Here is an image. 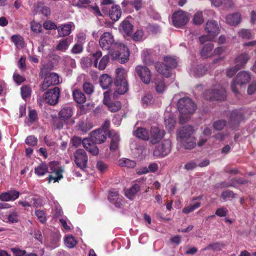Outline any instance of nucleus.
Masks as SVG:
<instances>
[{"instance_id":"obj_1","label":"nucleus","mask_w":256,"mask_h":256,"mask_svg":"<svg viewBox=\"0 0 256 256\" xmlns=\"http://www.w3.org/2000/svg\"><path fill=\"white\" fill-rule=\"evenodd\" d=\"M99 44L104 50H108L112 58L120 60V63H126L129 58V51L125 44L115 42L112 33L105 32L102 34Z\"/></svg>"},{"instance_id":"obj_2","label":"nucleus","mask_w":256,"mask_h":256,"mask_svg":"<svg viewBox=\"0 0 256 256\" xmlns=\"http://www.w3.org/2000/svg\"><path fill=\"white\" fill-rule=\"evenodd\" d=\"M111 138L110 149L115 150L118 148L120 140L119 135L110 129H96L92 132L90 138L96 144H101L105 141L107 136Z\"/></svg>"},{"instance_id":"obj_3","label":"nucleus","mask_w":256,"mask_h":256,"mask_svg":"<svg viewBox=\"0 0 256 256\" xmlns=\"http://www.w3.org/2000/svg\"><path fill=\"white\" fill-rule=\"evenodd\" d=\"M133 134L138 138L148 140L150 144H158L164 137L166 132L164 129H136Z\"/></svg>"},{"instance_id":"obj_4","label":"nucleus","mask_w":256,"mask_h":256,"mask_svg":"<svg viewBox=\"0 0 256 256\" xmlns=\"http://www.w3.org/2000/svg\"><path fill=\"white\" fill-rule=\"evenodd\" d=\"M177 106L180 114L179 118L180 124L188 121L196 108L195 103L188 97L180 98L177 102Z\"/></svg>"},{"instance_id":"obj_5","label":"nucleus","mask_w":256,"mask_h":256,"mask_svg":"<svg viewBox=\"0 0 256 256\" xmlns=\"http://www.w3.org/2000/svg\"><path fill=\"white\" fill-rule=\"evenodd\" d=\"M165 64L160 62L154 64L156 71L166 78H169L170 75V70L175 68L177 66L176 60L171 56H167L164 58Z\"/></svg>"},{"instance_id":"obj_6","label":"nucleus","mask_w":256,"mask_h":256,"mask_svg":"<svg viewBox=\"0 0 256 256\" xmlns=\"http://www.w3.org/2000/svg\"><path fill=\"white\" fill-rule=\"evenodd\" d=\"M116 72V74L114 82L116 86V92L123 94L128 90V82L126 80L125 70L124 68H118Z\"/></svg>"},{"instance_id":"obj_7","label":"nucleus","mask_w":256,"mask_h":256,"mask_svg":"<svg viewBox=\"0 0 256 256\" xmlns=\"http://www.w3.org/2000/svg\"><path fill=\"white\" fill-rule=\"evenodd\" d=\"M204 96L205 99L210 100H224L226 97V92L222 86H218L206 90Z\"/></svg>"},{"instance_id":"obj_8","label":"nucleus","mask_w":256,"mask_h":256,"mask_svg":"<svg viewBox=\"0 0 256 256\" xmlns=\"http://www.w3.org/2000/svg\"><path fill=\"white\" fill-rule=\"evenodd\" d=\"M251 79L250 75L249 72L246 71H242L238 73L234 80L231 84V89L236 94H238V89L236 88V84L242 86L248 83Z\"/></svg>"},{"instance_id":"obj_9","label":"nucleus","mask_w":256,"mask_h":256,"mask_svg":"<svg viewBox=\"0 0 256 256\" xmlns=\"http://www.w3.org/2000/svg\"><path fill=\"white\" fill-rule=\"evenodd\" d=\"M92 57L94 58V65L95 68H98L100 70H104L110 60L108 54L102 56V52L100 50H98L92 54Z\"/></svg>"},{"instance_id":"obj_10","label":"nucleus","mask_w":256,"mask_h":256,"mask_svg":"<svg viewBox=\"0 0 256 256\" xmlns=\"http://www.w3.org/2000/svg\"><path fill=\"white\" fill-rule=\"evenodd\" d=\"M170 150L171 142L168 140H166L156 146L153 153L156 157H164L167 156Z\"/></svg>"},{"instance_id":"obj_11","label":"nucleus","mask_w":256,"mask_h":256,"mask_svg":"<svg viewBox=\"0 0 256 256\" xmlns=\"http://www.w3.org/2000/svg\"><path fill=\"white\" fill-rule=\"evenodd\" d=\"M74 160L78 168L84 170L86 168L88 160L86 153L82 149L77 150L74 154Z\"/></svg>"},{"instance_id":"obj_12","label":"nucleus","mask_w":256,"mask_h":256,"mask_svg":"<svg viewBox=\"0 0 256 256\" xmlns=\"http://www.w3.org/2000/svg\"><path fill=\"white\" fill-rule=\"evenodd\" d=\"M188 22V18L186 13L182 10L174 12L172 16L173 25L176 28H182Z\"/></svg>"},{"instance_id":"obj_13","label":"nucleus","mask_w":256,"mask_h":256,"mask_svg":"<svg viewBox=\"0 0 256 256\" xmlns=\"http://www.w3.org/2000/svg\"><path fill=\"white\" fill-rule=\"evenodd\" d=\"M60 94V90L58 87H54L45 92L44 98L46 102L50 105L56 104L58 100Z\"/></svg>"},{"instance_id":"obj_14","label":"nucleus","mask_w":256,"mask_h":256,"mask_svg":"<svg viewBox=\"0 0 256 256\" xmlns=\"http://www.w3.org/2000/svg\"><path fill=\"white\" fill-rule=\"evenodd\" d=\"M136 72L140 80L145 84H148L151 80L152 74L150 70L145 66H138Z\"/></svg>"},{"instance_id":"obj_15","label":"nucleus","mask_w":256,"mask_h":256,"mask_svg":"<svg viewBox=\"0 0 256 256\" xmlns=\"http://www.w3.org/2000/svg\"><path fill=\"white\" fill-rule=\"evenodd\" d=\"M50 170H52L51 174L49 176V182L52 180L54 182H58L62 178V170L61 168L57 166L56 162H52L50 164Z\"/></svg>"},{"instance_id":"obj_16","label":"nucleus","mask_w":256,"mask_h":256,"mask_svg":"<svg viewBox=\"0 0 256 256\" xmlns=\"http://www.w3.org/2000/svg\"><path fill=\"white\" fill-rule=\"evenodd\" d=\"M193 132L192 129H178L176 132L178 146H181L188 138L193 136Z\"/></svg>"},{"instance_id":"obj_17","label":"nucleus","mask_w":256,"mask_h":256,"mask_svg":"<svg viewBox=\"0 0 256 256\" xmlns=\"http://www.w3.org/2000/svg\"><path fill=\"white\" fill-rule=\"evenodd\" d=\"M205 30L210 36L212 37L218 35L220 32V28L217 22L212 20L206 22Z\"/></svg>"},{"instance_id":"obj_18","label":"nucleus","mask_w":256,"mask_h":256,"mask_svg":"<svg viewBox=\"0 0 256 256\" xmlns=\"http://www.w3.org/2000/svg\"><path fill=\"white\" fill-rule=\"evenodd\" d=\"M74 28V24L72 22H69L68 24H62L58 26L56 30L58 33V35L60 37H64L69 35L72 28Z\"/></svg>"},{"instance_id":"obj_19","label":"nucleus","mask_w":256,"mask_h":256,"mask_svg":"<svg viewBox=\"0 0 256 256\" xmlns=\"http://www.w3.org/2000/svg\"><path fill=\"white\" fill-rule=\"evenodd\" d=\"M94 142L90 138H84L82 141L84 147L92 155H97L98 154V149L94 144Z\"/></svg>"},{"instance_id":"obj_20","label":"nucleus","mask_w":256,"mask_h":256,"mask_svg":"<svg viewBox=\"0 0 256 256\" xmlns=\"http://www.w3.org/2000/svg\"><path fill=\"white\" fill-rule=\"evenodd\" d=\"M226 21L229 25L236 26L241 22V15L238 12L228 14L226 16Z\"/></svg>"},{"instance_id":"obj_21","label":"nucleus","mask_w":256,"mask_h":256,"mask_svg":"<svg viewBox=\"0 0 256 256\" xmlns=\"http://www.w3.org/2000/svg\"><path fill=\"white\" fill-rule=\"evenodd\" d=\"M20 194L16 190H10L0 194V200L2 201H13L18 198Z\"/></svg>"},{"instance_id":"obj_22","label":"nucleus","mask_w":256,"mask_h":256,"mask_svg":"<svg viewBox=\"0 0 256 256\" xmlns=\"http://www.w3.org/2000/svg\"><path fill=\"white\" fill-rule=\"evenodd\" d=\"M150 150L144 145H138L136 148V154L140 160H143L149 154Z\"/></svg>"},{"instance_id":"obj_23","label":"nucleus","mask_w":256,"mask_h":256,"mask_svg":"<svg viewBox=\"0 0 256 256\" xmlns=\"http://www.w3.org/2000/svg\"><path fill=\"white\" fill-rule=\"evenodd\" d=\"M104 104L106 105L108 110L112 112H116L119 110L122 107L121 103L118 101L111 102L105 96L104 99Z\"/></svg>"},{"instance_id":"obj_24","label":"nucleus","mask_w":256,"mask_h":256,"mask_svg":"<svg viewBox=\"0 0 256 256\" xmlns=\"http://www.w3.org/2000/svg\"><path fill=\"white\" fill-rule=\"evenodd\" d=\"M230 123L232 126H236L243 119V115L240 111L233 110L230 116Z\"/></svg>"},{"instance_id":"obj_25","label":"nucleus","mask_w":256,"mask_h":256,"mask_svg":"<svg viewBox=\"0 0 256 256\" xmlns=\"http://www.w3.org/2000/svg\"><path fill=\"white\" fill-rule=\"evenodd\" d=\"M119 29L120 32L124 35L130 36L132 33L133 26L129 21L124 20L120 24Z\"/></svg>"},{"instance_id":"obj_26","label":"nucleus","mask_w":256,"mask_h":256,"mask_svg":"<svg viewBox=\"0 0 256 256\" xmlns=\"http://www.w3.org/2000/svg\"><path fill=\"white\" fill-rule=\"evenodd\" d=\"M250 58L248 53L240 54L234 60L236 66L238 67V68L240 69L247 63Z\"/></svg>"},{"instance_id":"obj_27","label":"nucleus","mask_w":256,"mask_h":256,"mask_svg":"<svg viewBox=\"0 0 256 256\" xmlns=\"http://www.w3.org/2000/svg\"><path fill=\"white\" fill-rule=\"evenodd\" d=\"M122 12L119 6H112L109 10V16L110 18L114 21H117L121 16Z\"/></svg>"},{"instance_id":"obj_28","label":"nucleus","mask_w":256,"mask_h":256,"mask_svg":"<svg viewBox=\"0 0 256 256\" xmlns=\"http://www.w3.org/2000/svg\"><path fill=\"white\" fill-rule=\"evenodd\" d=\"M208 70L203 64H200L192 68L190 71V74L196 78H199L204 76Z\"/></svg>"},{"instance_id":"obj_29","label":"nucleus","mask_w":256,"mask_h":256,"mask_svg":"<svg viewBox=\"0 0 256 256\" xmlns=\"http://www.w3.org/2000/svg\"><path fill=\"white\" fill-rule=\"evenodd\" d=\"M164 122L166 128H174L176 120L174 114L166 112L164 114Z\"/></svg>"},{"instance_id":"obj_30","label":"nucleus","mask_w":256,"mask_h":256,"mask_svg":"<svg viewBox=\"0 0 256 256\" xmlns=\"http://www.w3.org/2000/svg\"><path fill=\"white\" fill-rule=\"evenodd\" d=\"M108 198L110 202L114 204L118 208H120L122 205L121 200L118 196L117 191L113 190L110 192L108 196Z\"/></svg>"},{"instance_id":"obj_31","label":"nucleus","mask_w":256,"mask_h":256,"mask_svg":"<svg viewBox=\"0 0 256 256\" xmlns=\"http://www.w3.org/2000/svg\"><path fill=\"white\" fill-rule=\"evenodd\" d=\"M72 114V108L70 107L63 108L58 113V116L61 120L65 121L69 119Z\"/></svg>"},{"instance_id":"obj_32","label":"nucleus","mask_w":256,"mask_h":256,"mask_svg":"<svg viewBox=\"0 0 256 256\" xmlns=\"http://www.w3.org/2000/svg\"><path fill=\"white\" fill-rule=\"evenodd\" d=\"M112 84V79L108 74H103L100 78V84L104 90L108 88Z\"/></svg>"},{"instance_id":"obj_33","label":"nucleus","mask_w":256,"mask_h":256,"mask_svg":"<svg viewBox=\"0 0 256 256\" xmlns=\"http://www.w3.org/2000/svg\"><path fill=\"white\" fill-rule=\"evenodd\" d=\"M74 100L78 104H83L86 101L84 94L78 89L74 90L72 92Z\"/></svg>"},{"instance_id":"obj_34","label":"nucleus","mask_w":256,"mask_h":256,"mask_svg":"<svg viewBox=\"0 0 256 256\" xmlns=\"http://www.w3.org/2000/svg\"><path fill=\"white\" fill-rule=\"evenodd\" d=\"M214 44L212 43H208L205 44L200 52L201 56L204 58H207L213 56L212 50L214 48Z\"/></svg>"},{"instance_id":"obj_35","label":"nucleus","mask_w":256,"mask_h":256,"mask_svg":"<svg viewBox=\"0 0 256 256\" xmlns=\"http://www.w3.org/2000/svg\"><path fill=\"white\" fill-rule=\"evenodd\" d=\"M70 42V40L68 38L62 39L56 46V49L57 50L64 52L68 49Z\"/></svg>"},{"instance_id":"obj_36","label":"nucleus","mask_w":256,"mask_h":256,"mask_svg":"<svg viewBox=\"0 0 256 256\" xmlns=\"http://www.w3.org/2000/svg\"><path fill=\"white\" fill-rule=\"evenodd\" d=\"M155 89L158 93H162L166 88L164 80L162 78H157L155 79Z\"/></svg>"},{"instance_id":"obj_37","label":"nucleus","mask_w":256,"mask_h":256,"mask_svg":"<svg viewBox=\"0 0 256 256\" xmlns=\"http://www.w3.org/2000/svg\"><path fill=\"white\" fill-rule=\"evenodd\" d=\"M44 79L46 82H48V84L50 86H55L58 84L60 82L59 76L54 72L50 73Z\"/></svg>"},{"instance_id":"obj_38","label":"nucleus","mask_w":256,"mask_h":256,"mask_svg":"<svg viewBox=\"0 0 256 256\" xmlns=\"http://www.w3.org/2000/svg\"><path fill=\"white\" fill-rule=\"evenodd\" d=\"M48 172V166L46 163H42L34 168V173L38 176H42Z\"/></svg>"},{"instance_id":"obj_39","label":"nucleus","mask_w":256,"mask_h":256,"mask_svg":"<svg viewBox=\"0 0 256 256\" xmlns=\"http://www.w3.org/2000/svg\"><path fill=\"white\" fill-rule=\"evenodd\" d=\"M196 146V138L194 136H190L184 142L181 147L184 149L191 150L194 148Z\"/></svg>"},{"instance_id":"obj_40","label":"nucleus","mask_w":256,"mask_h":256,"mask_svg":"<svg viewBox=\"0 0 256 256\" xmlns=\"http://www.w3.org/2000/svg\"><path fill=\"white\" fill-rule=\"evenodd\" d=\"M139 190V186L137 184H134L126 192V196L129 199L132 200Z\"/></svg>"},{"instance_id":"obj_41","label":"nucleus","mask_w":256,"mask_h":256,"mask_svg":"<svg viewBox=\"0 0 256 256\" xmlns=\"http://www.w3.org/2000/svg\"><path fill=\"white\" fill-rule=\"evenodd\" d=\"M118 164L121 166H125L128 168H133L136 166V162L134 161L126 158L120 159L118 160Z\"/></svg>"},{"instance_id":"obj_42","label":"nucleus","mask_w":256,"mask_h":256,"mask_svg":"<svg viewBox=\"0 0 256 256\" xmlns=\"http://www.w3.org/2000/svg\"><path fill=\"white\" fill-rule=\"evenodd\" d=\"M64 244L69 248H73L76 244V241L72 235H68L64 238Z\"/></svg>"},{"instance_id":"obj_43","label":"nucleus","mask_w":256,"mask_h":256,"mask_svg":"<svg viewBox=\"0 0 256 256\" xmlns=\"http://www.w3.org/2000/svg\"><path fill=\"white\" fill-rule=\"evenodd\" d=\"M238 36L242 39L250 40L252 38L250 30L248 29H242L238 32Z\"/></svg>"},{"instance_id":"obj_44","label":"nucleus","mask_w":256,"mask_h":256,"mask_svg":"<svg viewBox=\"0 0 256 256\" xmlns=\"http://www.w3.org/2000/svg\"><path fill=\"white\" fill-rule=\"evenodd\" d=\"M193 22L197 25H200L204 22V19L202 16V12L198 11L195 13L194 16Z\"/></svg>"},{"instance_id":"obj_45","label":"nucleus","mask_w":256,"mask_h":256,"mask_svg":"<svg viewBox=\"0 0 256 256\" xmlns=\"http://www.w3.org/2000/svg\"><path fill=\"white\" fill-rule=\"evenodd\" d=\"M11 40L16 48H18L23 46V38L20 35H13L11 37Z\"/></svg>"},{"instance_id":"obj_46","label":"nucleus","mask_w":256,"mask_h":256,"mask_svg":"<svg viewBox=\"0 0 256 256\" xmlns=\"http://www.w3.org/2000/svg\"><path fill=\"white\" fill-rule=\"evenodd\" d=\"M38 120V114L35 110H29L28 118V122L29 124L28 126H30L31 124Z\"/></svg>"},{"instance_id":"obj_47","label":"nucleus","mask_w":256,"mask_h":256,"mask_svg":"<svg viewBox=\"0 0 256 256\" xmlns=\"http://www.w3.org/2000/svg\"><path fill=\"white\" fill-rule=\"evenodd\" d=\"M92 64L91 58L88 57H84L80 60V64L83 68H86L90 67Z\"/></svg>"},{"instance_id":"obj_48","label":"nucleus","mask_w":256,"mask_h":256,"mask_svg":"<svg viewBox=\"0 0 256 256\" xmlns=\"http://www.w3.org/2000/svg\"><path fill=\"white\" fill-rule=\"evenodd\" d=\"M30 28L32 32L36 33H40L42 30V26L40 23L32 21L30 23Z\"/></svg>"},{"instance_id":"obj_49","label":"nucleus","mask_w":256,"mask_h":256,"mask_svg":"<svg viewBox=\"0 0 256 256\" xmlns=\"http://www.w3.org/2000/svg\"><path fill=\"white\" fill-rule=\"evenodd\" d=\"M83 90L88 94H91L94 91V86L92 84L86 82L83 84Z\"/></svg>"},{"instance_id":"obj_50","label":"nucleus","mask_w":256,"mask_h":256,"mask_svg":"<svg viewBox=\"0 0 256 256\" xmlns=\"http://www.w3.org/2000/svg\"><path fill=\"white\" fill-rule=\"evenodd\" d=\"M30 94L31 90L28 86H24L21 88V95L23 99H26L30 96Z\"/></svg>"},{"instance_id":"obj_51","label":"nucleus","mask_w":256,"mask_h":256,"mask_svg":"<svg viewBox=\"0 0 256 256\" xmlns=\"http://www.w3.org/2000/svg\"><path fill=\"white\" fill-rule=\"evenodd\" d=\"M8 222L16 223L18 222V214L16 212H12L8 216Z\"/></svg>"},{"instance_id":"obj_52","label":"nucleus","mask_w":256,"mask_h":256,"mask_svg":"<svg viewBox=\"0 0 256 256\" xmlns=\"http://www.w3.org/2000/svg\"><path fill=\"white\" fill-rule=\"evenodd\" d=\"M197 166L198 164L196 161L192 160L186 163L184 166V168L186 170L189 171L194 170Z\"/></svg>"},{"instance_id":"obj_53","label":"nucleus","mask_w":256,"mask_h":256,"mask_svg":"<svg viewBox=\"0 0 256 256\" xmlns=\"http://www.w3.org/2000/svg\"><path fill=\"white\" fill-rule=\"evenodd\" d=\"M222 198L226 200H230L235 197V194L232 191L226 190L222 192Z\"/></svg>"},{"instance_id":"obj_54","label":"nucleus","mask_w":256,"mask_h":256,"mask_svg":"<svg viewBox=\"0 0 256 256\" xmlns=\"http://www.w3.org/2000/svg\"><path fill=\"white\" fill-rule=\"evenodd\" d=\"M90 3V0H78L74 6L78 8H86L89 6Z\"/></svg>"},{"instance_id":"obj_55","label":"nucleus","mask_w":256,"mask_h":256,"mask_svg":"<svg viewBox=\"0 0 256 256\" xmlns=\"http://www.w3.org/2000/svg\"><path fill=\"white\" fill-rule=\"evenodd\" d=\"M240 70L236 65L226 70V76L229 78L233 76L236 72Z\"/></svg>"},{"instance_id":"obj_56","label":"nucleus","mask_w":256,"mask_h":256,"mask_svg":"<svg viewBox=\"0 0 256 256\" xmlns=\"http://www.w3.org/2000/svg\"><path fill=\"white\" fill-rule=\"evenodd\" d=\"M48 58L50 60L52 61L54 63H58L61 60L60 56L54 52H50L49 54Z\"/></svg>"},{"instance_id":"obj_57","label":"nucleus","mask_w":256,"mask_h":256,"mask_svg":"<svg viewBox=\"0 0 256 256\" xmlns=\"http://www.w3.org/2000/svg\"><path fill=\"white\" fill-rule=\"evenodd\" d=\"M35 214L38 218L42 222H44L46 220V217L44 212L40 210H36L35 211Z\"/></svg>"},{"instance_id":"obj_58","label":"nucleus","mask_w":256,"mask_h":256,"mask_svg":"<svg viewBox=\"0 0 256 256\" xmlns=\"http://www.w3.org/2000/svg\"><path fill=\"white\" fill-rule=\"evenodd\" d=\"M144 32L142 30H138L135 32L132 36V39L134 41H140L142 40Z\"/></svg>"},{"instance_id":"obj_59","label":"nucleus","mask_w":256,"mask_h":256,"mask_svg":"<svg viewBox=\"0 0 256 256\" xmlns=\"http://www.w3.org/2000/svg\"><path fill=\"white\" fill-rule=\"evenodd\" d=\"M54 214L56 217H58L62 215V210L60 206L54 202Z\"/></svg>"},{"instance_id":"obj_60","label":"nucleus","mask_w":256,"mask_h":256,"mask_svg":"<svg viewBox=\"0 0 256 256\" xmlns=\"http://www.w3.org/2000/svg\"><path fill=\"white\" fill-rule=\"evenodd\" d=\"M226 122L224 120L216 121L213 124L214 128H224L226 126Z\"/></svg>"},{"instance_id":"obj_61","label":"nucleus","mask_w":256,"mask_h":256,"mask_svg":"<svg viewBox=\"0 0 256 256\" xmlns=\"http://www.w3.org/2000/svg\"><path fill=\"white\" fill-rule=\"evenodd\" d=\"M37 138L34 136H29L27 137L26 140V144L30 146H34L37 144Z\"/></svg>"},{"instance_id":"obj_62","label":"nucleus","mask_w":256,"mask_h":256,"mask_svg":"<svg viewBox=\"0 0 256 256\" xmlns=\"http://www.w3.org/2000/svg\"><path fill=\"white\" fill-rule=\"evenodd\" d=\"M43 26L46 30H56L58 28V26L54 22H46Z\"/></svg>"},{"instance_id":"obj_63","label":"nucleus","mask_w":256,"mask_h":256,"mask_svg":"<svg viewBox=\"0 0 256 256\" xmlns=\"http://www.w3.org/2000/svg\"><path fill=\"white\" fill-rule=\"evenodd\" d=\"M228 212V210L226 208H220L216 210L215 214L219 216L222 217L226 216Z\"/></svg>"},{"instance_id":"obj_64","label":"nucleus","mask_w":256,"mask_h":256,"mask_svg":"<svg viewBox=\"0 0 256 256\" xmlns=\"http://www.w3.org/2000/svg\"><path fill=\"white\" fill-rule=\"evenodd\" d=\"M13 78L14 81L18 84H20L22 82H24L25 80V78L20 76V74H18V73L14 72L13 75Z\"/></svg>"}]
</instances>
